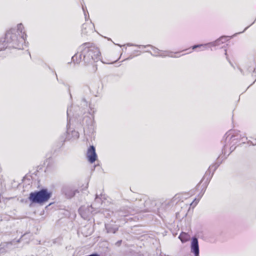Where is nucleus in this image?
<instances>
[{"label": "nucleus", "instance_id": "f257e3e1", "mask_svg": "<svg viewBox=\"0 0 256 256\" xmlns=\"http://www.w3.org/2000/svg\"><path fill=\"white\" fill-rule=\"evenodd\" d=\"M18 34L19 32L15 29L8 30L4 36L0 39V52L5 50L8 48H23L25 39L24 36L18 37Z\"/></svg>", "mask_w": 256, "mask_h": 256}, {"label": "nucleus", "instance_id": "473e14b6", "mask_svg": "<svg viewBox=\"0 0 256 256\" xmlns=\"http://www.w3.org/2000/svg\"><path fill=\"white\" fill-rule=\"evenodd\" d=\"M89 114L92 115V118L94 119V116L93 114H92L90 113V112H89Z\"/></svg>", "mask_w": 256, "mask_h": 256}, {"label": "nucleus", "instance_id": "9b49d317", "mask_svg": "<svg viewBox=\"0 0 256 256\" xmlns=\"http://www.w3.org/2000/svg\"><path fill=\"white\" fill-rule=\"evenodd\" d=\"M100 196H98L97 194H96L94 202L90 206V208H93V206H95V208H100L102 203V195L100 194Z\"/></svg>", "mask_w": 256, "mask_h": 256}, {"label": "nucleus", "instance_id": "cd10ccee", "mask_svg": "<svg viewBox=\"0 0 256 256\" xmlns=\"http://www.w3.org/2000/svg\"><path fill=\"white\" fill-rule=\"evenodd\" d=\"M79 212L82 215V217H83L84 218H86L84 216L82 215V208H80Z\"/></svg>", "mask_w": 256, "mask_h": 256}, {"label": "nucleus", "instance_id": "7ed1b4c3", "mask_svg": "<svg viewBox=\"0 0 256 256\" xmlns=\"http://www.w3.org/2000/svg\"><path fill=\"white\" fill-rule=\"evenodd\" d=\"M235 70H238L242 74H248L250 68L253 70L252 76H256V65H232Z\"/></svg>", "mask_w": 256, "mask_h": 256}, {"label": "nucleus", "instance_id": "f8f14e48", "mask_svg": "<svg viewBox=\"0 0 256 256\" xmlns=\"http://www.w3.org/2000/svg\"><path fill=\"white\" fill-rule=\"evenodd\" d=\"M144 202L145 201L142 200H136V202L134 204L136 207V212L143 211L144 210V208L145 207Z\"/></svg>", "mask_w": 256, "mask_h": 256}, {"label": "nucleus", "instance_id": "39448f33", "mask_svg": "<svg viewBox=\"0 0 256 256\" xmlns=\"http://www.w3.org/2000/svg\"><path fill=\"white\" fill-rule=\"evenodd\" d=\"M16 244L14 239L10 242H2L0 244V253L4 254L12 250L15 248Z\"/></svg>", "mask_w": 256, "mask_h": 256}, {"label": "nucleus", "instance_id": "7c9ffc66", "mask_svg": "<svg viewBox=\"0 0 256 256\" xmlns=\"http://www.w3.org/2000/svg\"><path fill=\"white\" fill-rule=\"evenodd\" d=\"M92 66H93L94 68V70H96L97 69V68L95 66H96V65H92Z\"/></svg>", "mask_w": 256, "mask_h": 256}, {"label": "nucleus", "instance_id": "2eb2a0df", "mask_svg": "<svg viewBox=\"0 0 256 256\" xmlns=\"http://www.w3.org/2000/svg\"><path fill=\"white\" fill-rule=\"evenodd\" d=\"M82 55L79 54H76L72 57V62L75 64H78L81 62Z\"/></svg>", "mask_w": 256, "mask_h": 256}, {"label": "nucleus", "instance_id": "9d476101", "mask_svg": "<svg viewBox=\"0 0 256 256\" xmlns=\"http://www.w3.org/2000/svg\"><path fill=\"white\" fill-rule=\"evenodd\" d=\"M86 120L88 128L90 133H92L94 132V122L90 116H86L84 118V121Z\"/></svg>", "mask_w": 256, "mask_h": 256}, {"label": "nucleus", "instance_id": "4be33fe9", "mask_svg": "<svg viewBox=\"0 0 256 256\" xmlns=\"http://www.w3.org/2000/svg\"><path fill=\"white\" fill-rule=\"evenodd\" d=\"M71 111H72V108L71 107L68 108L67 109V126H66L68 129V127L70 126V118Z\"/></svg>", "mask_w": 256, "mask_h": 256}, {"label": "nucleus", "instance_id": "393cba45", "mask_svg": "<svg viewBox=\"0 0 256 256\" xmlns=\"http://www.w3.org/2000/svg\"><path fill=\"white\" fill-rule=\"evenodd\" d=\"M122 242V240H119L115 243V245L117 246H120Z\"/></svg>", "mask_w": 256, "mask_h": 256}, {"label": "nucleus", "instance_id": "aec40b11", "mask_svg": "<svg viewBox=\"0 0 256 256\" xmlns=\"http://www.w3.org/2000/svg\"><path fill=\"white\" fill-rule=\"evenodd\" d=\"M94 52L96 54V58L94 60L96 62H98V60H100L101 53L100 52L98 48H95L94 50Z\"/></svg>", "mask_w": 256, "mask_h": 256}, {"label": "nucleus", "instance_id": "dca6fc26", "mask_svg": "<svg viewBox=\"0 0 256 256\" xmlns=\"http://www.w3.org/2000/svg\"><path fill=\"white\" fill-rule=\"evenodd\" d=\"M30 232H26L24 234H22L19 239L16 240V242L18 243L24 239H29L30 238Z\"/></svg>", "mask_w": 256, "mask_h": 256}, {"label": "nucleus", "instance_id": "5701e85b", "mask_svg": "<svg viewBox=\"0 0 256 256\" xmlns=\"http://www.w3.org/2000/svg\"><path fill=\"white\" fill-rule=\"evenodd\" d=\"M81 105H82L83 106H88V102H86V100L84 98H83L82 100Z\"/></svg>", "mask_w": 256, "mask_h": 256}, {"label": "nucleus", "instance_id": "f03ea898", "mask_svg": "<svg viewBox=\"0 0 256 256\" xmlns=\"http://www.w3.org/2000/svg\"><path fill=\"white\" fill-rule=\"evenodd\" d=\"M52 195V191L48 190L47 188H44L30 192L28 197V200L30 202V207H32L34 204L43 206L49 200Z\"/></svg>", "mask_w": 256, "mask_h": 256}, {"label": "nucleus", "instance_id": "b1692460", "mask_svg": "<svg viewBox=\"0 0 256 256\" xmlns=\"http://www.w3.org/2000/svg\"><path fill=\"white\" fill-rule=\"evenodd\" d=\"M72 134L73 135V136H76L77 138H78L79 136H78V133L75 131V130H73L72 131Z\"/></svg>", "mask_w": 256, "mask_h": 256}, {"label": "nucleus", "instance_id": "c756f323", "mask_svg": "<svg viewBox=\"0 0 256 256\" xmlns=\"http://www.w3.org/2000/svg\"><path fill=\"white\" fill-rule=\"evenodd\" d=\"M52 204H53V202L50 203L47 206H46V208H48V206H50Z\"/></svg>", "mask_w": 256, "mask_h": 256}, {"label": "nucleus", "instance_id": "ddd939ff", "mask_svg": "<svg viewBox=\"0 0 256 256\" xmlns=\"http://www.w3.org/2000/svg\"><path fill=\"white\" fill-rule=\"evenodd\" d=\"M105 227L106 232L110 234H115L118 229L117 227H112V225L110 224H105Z\"/></svg>", "mask_w": 256, "mask_h": 256}, {"label": "nucleus", "instance_id": "a878e982", "mask_svg": "<svg viewBox=\"0 0 256 256\" xmlns=\"http://www.w3.org/2000/svg\"><path fill=\"white\" fill-rule=\"evenodd\" d=\"M182 55H184V54H182ZM182 56V54H180V52H176L174 54V56H173L174 57H175V58H178L180 56Z\"/></svg>", "mask_w": 256, "mask_h": 256}, {"label": "nucleus", "instance_id": "412c9836", "mask_svg": "<svg viewBox=\"0 0 256 256\" xmlns=\"http://www.w3.org/2000/svg\"><path fill=\"white\" fill-rule=\"evenodd\" d=\"M204 194V192H200L198 195V198H196L194 201L192 202V204H194V205L196 206V204H197L198 202L200 201V199L202 198L203 194Z\"/></svg>", "mask_w": 256, "mask_h": 256}, {"label": "nucleus", "instance_id": "4468645a", "mask_svg": "<svg viewBox=\"0 0 256 256\" xmlns=\"http://www.w3.org/2000/svg\"><path fill=\"white\" fill-rule=\"evenodd\" d=\"M178 238L182 243L186 242L190 239V236L185 232H182L178 236Z\"/></svg>", "mask_w": 256, "mask_h": 256}, {"label": "nucleus", "instance_id": "20e7f679", "mask_svg": "<svg viewBox=\"0 0 256 256\" xmlns=\"http://www.w3.org/2000/svg\"><path fill=\"white\" fill-rule=\"evenodd\" d=\"M62 192L68 199L72 198L75 196L76 194L79 193V191L78 189L68 186H64L62 188Z\"/></svg>", "mask_w": 256, "mask_h": 256}, {"label": "nucleus", "instance_id": "6e6552de", "mask_svg": "<svg viewBox=\"0 0 256 256\" xmlns=\"http://www.w3.org/2000/svg\"><path fill=\"white\" fill-rule=\"evenodd\" d=\"M209 48L208 44H200L194 45L191 48L186 50H189L188 53H191L193 51H196L197 52L204 51Z\"/></svg>", "mask_w": 256, "mask_h": 256}, {"label": "nucleus", "instance_id": "a211bd4d", "mask_svg": "<svg viewBox=\"0 0 256 256\" xmlns=\"http://www.w3.org/2000/svg\"><path fill=\"white\" fill-rule=\"evenodd\" d=\"M90 30H91V29L90 28L88 24H82V33H84V34H86L90 32Z\"/></svg>", "mask_w": 256, "mask_h": 256}, {"label": "nucleus", "instance_id": "6ab92c4d", "mask_svg": "<svg viewBox=\"0 0 256 256\" xmlns=\"http://www.w3.org/2000/svg\"><path fill=\"white\" fill-rule=\"evenodd\" d=\"M228 40V36H222L218 39L216 41V44H220V42L224 43Z\"/></svg>", "mask_w": 256, "mask_h": 256}, {"label": "nucleus", "instance_id": "72a5a7b5", "mask_svg": "<svg viewBox=\"0 0 256 256\" xmlns=\"http://www.w3.org/2000/svg\"><path fill=\"white\" fill-rule=\"evenodd\" d=\"M234 135L232 136H231V138H230V139L232 138H234Z\"/></svg>", "mask_w": 256, "mask_h": 256}, {"label": "nucleus", "instance_id": "1a4fd4ad", "mask_svg": "<svg viewBox=\"0 0 256 256\" xmlns=\"http://www.w3.org/2000/svg\"><path fill=\"white\" fill-rule=\"evenodd\" d=\"M218 166L219 164H216L209 167V168L206 172V174L203 178L204 179L205 178H206V182H208L210 180L214 174V172L217 169Z\"/></svg>", "mask_w": 256, "mask_h": 256}, {"label": "nucleus", "instance_id": "0eeeda50", "mask_svg": "<svg viewBox=\"0 0 256 256\" xmlns=\"http://www.w3.org/2000/svg\"><path fill=\"white\" fill-rule=\"evenodd\" d=\"M190 250L194 256H199L200 250L198 239L195 236L192 237L191 240Z\"/></svg>", "mask_w": 256, "mask_h": 256}, {"label": "nucleus", "instance_id": "f704fd0d", "mask_svg": "<svg viewBox=\"0 0 256 256\" xmlns=\"http://www.w3.org/2000/svg\"><path fill=\"white\" fill-rule=\"evenodd\" d=\"M22 36H24V38H26L24 36H26V35H24V34H23ZM26 40V38H24Z\"/></svg>", "mask_w": 256, "mask_h": 256}, {"label": "nucleus", "instance_id": "c9c22d12", "mask_svg": "<svg viewBox=\"0 0 256 256\" xmlns=\"http://www.w3.org/2000/svg\"><path fill=\"white\" fill-rule=\"evenodd\" d=\"M255 82H256V79L254 80V82L253 83H254Z\"/></svg>", "mask_w": 256, "mask_h": 256}, {"label": "nucleus", "instance_id": "f3484780", "mask_svg": "<svg viewBox=\"0 0 256 256\" xmlns=\"http://www.w3.org/2000/svg\"><path fill=\"white\" fill-rule=\"evenodd\" d=\"M129 214H130V212L128 210H126L125 208L120 209L118 212V215L120 216L125 217L128 216Z\"/></svg>", "mask_w": 256, "mask_h": 256}, {"label": "nucleus", "instance_id": "423d86ee", "mask_svg": "<svg viewBox=\"0 0 256 256\" xmlns=\"http://www.w3.org/2000/svg\"><path fill=\"white\" fill-rule=\"evenodd\" d=\"M86 157L88 161L90 163H94L97 158V154L96 148L94 146H90L88 149Z\"/></svg>", "mask_w": 256, "mask_h": 256}, {"label": "nucleus", "instance_id": "bb28decb", "mask_svg": "<svg viewBox=\"0 0 256 256\" xmlns=\"http://www.w3.org/2000/svg\"><path fill=\"white\" fill-rule=\"evenodd\" d=\"M247 72H248V74H251L252 76V74H253V70L252 69L250 68L249 70H248Z\"/></svg>", "mask_w": 256, "mask_h": 256}, {"label": "nucleus", "instance_id": "c85d7f7f", "mask_svg": "<svg viewBox=\"0 0 256 256\" xmlns=\"http://www.w3.org/2000/svg\"><path fill=\"white\" fill-rule=\"evenodd\" d=\"M235 148H236V147L234 148L233 146H230V152H232L233 150H234Z\"/></svg>", "mask_w": 256, "mask_h": 256}, {"label": "nucleus", "instance_id": "2f4dec72", "mask_svg": "<svg viewBox=\"0 0 256 256\" xmlns=\"http://www.w3.org/2000/svg\"><path fill=\"white\" fill-rule=\"evenodd\" d=\"M254 143L252 142L253 145L256 144V138L254 140Z\"/></svg>", "mask_w": 256, "mask_h": 256}]
</instances>
